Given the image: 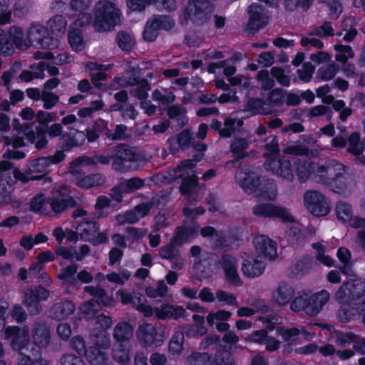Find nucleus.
I'll return each mask as SVG.
<instances>
[{
	"label": "nucleus",
	"instance_id": "nucleus-1",
	"mask_svg": "<svg viewBox=\"0 0 365 365\" xmlns=\"http://www.w3.org/2000/svg\"><path fill=\"white\" fill-rule=\"evenodd\" d=\"M182 177V182L180 186V191L182 195H185V205L182 212L183 215L188 218L194 219L198 215H203L205 210L202 207H197L193 209L188 207L195 205L197 202L202 198L205 186L197 187V176L195 174L187 175L186 176L178 175Z\"/></svg>",
	"mask_w": 365,
	"mask_h": 365
},
{
	"label": "nucleus",
	"instance_id": "nucleus-2",
	"mask_svg": "<svg viewBox=\"0 0 365 365\" xmlns=\"http://www.w3.org/2000/svg\"><path fill=\"white\" fill-rule=\"evenodd\" d=\"M120 22V10L115 4L101 0L96 6L93 27L99 32L109 31Z\"/></svg>",
	"mask_w": 365,
	"mask_h": 365
},
{
	"label": "nucleus",
	"instance_id": "nucleus-3",
	"mask_svg": "<svg viewBox=\"0 0 365 365\" xmlns=\"http://www.w3.org/2000/svg\"><path fill=\"white\" fill-rule=\"evenodd\" d=\"M346 170H348V166L336 159L321 158L314 162V179L318 183L329 186Z\"/></svg>",
	"mask_w": 365,
	"mask_h": 365
},
{
	"label": "nucleus",
	"instance_id": "nucleus-4",
	"mask_svg": "<svg viewBox=\"0 0 365 365\" xmlns=\"http://www.w3.org/2000/svg\"><path fill=\"white\" fill-rule=\"evenodd\" d=\"M76 230L79 232L80 239L91 242L93 246L105 244L108 242L109 230L99 232V225L94 220L87 218L78 222Z\"/></svg>",
	"mask_w": 365,
	"mask_h": 365
},
{
	"label": "nucleus",
	"instance_id": "nucleus-5",
	"mask_svg": "<svg viewBox=\"0 0 365 365\" xmlns=\"http://www.w3.org/2000/svg\"><path fill=\"white\" fill-rule=\"evenodd\" d=\"M211 259L214 262L213 271L217 272L222 269L228 282L237 286L242 284L237 272V259L235 256L224 253L220 257L212 256Z\"/></svg>",
	"mask_w": 365,
	"mask_h": 365
},
{
	"label": "nucleus",
	"instance_id": "nucleus-6",
	"mask_svg": "<svg viewBox=\"0 0 365 365\" xmlns=\"http://www.w3.org/2000/svg\"><path fill=\"white\" fill-rule=\"evenodd\" d=\"M51 211L55 215L61 214L66 210L76 207V202L71 196V190L67 186L54 187L51 195L47 199Z\"/></svg>",
	"mask_w": 365,
	"mask_h": 365
},
{
	"label": "nucleus",
	"instance_id": "nucleus-7",
	"mask_svg": "<svg viewBox=\"0 0 365 365\" xmlns=\"http://www.w3.org/2000/svg\"><path fill=\"white\" fill-rule=\"evenodd\" d=\"M304 204L308 211L316 217L327 215L331 210L325 195L315 190H309L304 193Z\"/></svg>",
	"mask_w": 365,
	"mask_h": 365
},
{
	"label": "nucleus",
	"instance_id": "nucleus-8",
	"mask_svg": "<svg viewBox=\"0 0 365 365\" xmlns=\"http://www.w3.org/2000/svg\"><path fill=\"white\" fill-rule=\"evenodd\" d=\"M50 296L48 290L41 286L28 287L24 292L23 304L30 315L36 316L42 311L40 301L46 300Z\"/></svg>",
	"mask_w": 365,
	"mask_h": 365
},
{
	"label": "nucleus",
	"instance_id": "nucleus-9",
	"mask_svg": "<svg viewBox=\"0 0 365 365\" xmlns=\"http://www.w3.org/2000/svg\"><path fill=\"white\" fill-rule=\"evenodd\" d=\"M266 171L288 182H293L294 174L291 162L284 157L267 158L264 163Z\"/></svg>",
	"mask_w": 365,
	"mask_h": 365
},
{
	"label": "nucleus",
	"instance_id": "nucleus-10",
	"mask_svg": "<svg viewBox=\"0 0 365 365\" xmlns=\"http://www.w3.org/2000/svg\"><path fill=\"white\" fill-rule=\"evenodd\" d=\"M69 172L74 177L76 185L82 188H91L105 183L106 177L101 173L85 175L79 166V160H74L69 166Z\"/></svg>",
	"mask_w": 365,
	"mask_h": 365
},
{
	"label": "nucleus",
	"instance_id": "nucleus-11",
	"mask_svg": "<svg viewBox=\"0 0 365 365\" xmlns=\"http://www.w3.org/2000/svg\"><path fill=\"white\" fill-rule=\"evenodd\" d=\"M140 160V156L134 148L127 145H119L113 151V160L111 168L120 173L130 170V166L127 163H134Z\"/></svg>",
	"mask_w": 365,
	"mask_h": 365
},
{
	"label": "nucleus",
	"instance_id": "nucleus-12",
	"mask_svg": "<svg viewBox=\"0 0 365 365\" xmlns=\"http://www.w3.org/2000/svg\"><path fill=\"white\" fill-rule=\"evenodd\" d=\"M160 327V324L157 323L140 324L136 331V337L139 343L145 348L153 344L157 346H160L164 340L163 334L158 331Z\"/></svg>",
	"mask_w": 365,
	"mask_h": 365
},
{
	"label": "nucleus",
	"instance_id": "nucleus-13",
	"mask_svg": "<svg viewBox=\"0 0 365 365\" xmlns=\"http://www.w3.org/2000/svg\"><path fill=\"white\" fill-rule=\"evenodd\" d=\"M252 213L259 217H277L283 222L294 220V217L288 209L272 203L262 202L252 207Z\"/></svg>",
	"mask_w": 365,
	"mask_h": 365
},
{
	"label": "nucleus",
	"instance_id": "nucleus-14",
	"mask_svg": "<svg viewBox=\"0 0 365 365\" xmlns=\"http://www.w3.org/2000/svg\"><path fill=\"white\" fill-rule=\"evenodd\" d=\"M235 178L240 187L249 195L255 193L261 186L259 175L250 166L239 170Z\"/></svg>",
	"mask_w": 365,
	"mask_h": 365
},
{
	"label": "nucleus",
	"instance_id": "nucleus-15",
	"mask_svg": "<svg viewBox=\"0 0 365 365\" xmlns=\"http://www.w3.org/2000/svg\"><path fill=\"white\" fill-rule=\"evenodd\" d=\"M29 46L33 45L39 48H53V39L48 36L47 30L38 24H33L27 30Z\"/></svg>",
	"mask_w": 365,
	"mask_h": 365
},
{
	"label": "nucleus",
	"instance_id": "nucleus-16",
	"mask_svg": "<svg viewBox=\"0 0 365 365\" xmlns=\"http://www.w3.org/2000/svg\"><path fill=\"white\" fill-rule=\"evenodd\" d=\"M99 137L98 132L95 129H87L86 133L83 131L70 128L67 135L63 136V149L69 150L73 147L82 145L86 138L89 142L96 141Z\"/></svg>",
	"mask_w": 365,
	"mask_h": 365
},
{
	"label": "nucleus",
	"instance_id": "nucleus-17",
	"mask_svg": "<svg viewBox=\"0 0 365 365\" xmlns=\"http://www.w3.org/2000/svg\"><path fill=\"white\" fill-rule=\"evenodd\" d=\"M250 18L246 30L254 34L268 24L269 16L267 11L259 4L253 3L248 7Z\"/></svg>",
	"mask_w": 365,
	"mask_h": 365
},
{
	"label": "nucleus",
	"instance_id": "nucleus-18",
	"mask_svg": "<svg viewBox=\"0 0 365 365\" xmlns=\"http://www.w3.org/2000/svg\"><path fill=\"white\" fill-rule=\"evenodd\" d=\"M5 338L11 339V345L19 353L25 352L24 349L30 341L29 329L27 326L19 327H9L5 330Z\"/></svg>",
	"mask_w": 365,
	"mask_h": 365
},
{
	"label": "nucleus",
	"instance_id": "nucleus-19",
	"mask_svg": "<svg viewBox=\"0 0 365 365\" xmlns=\"http://www.w3.org/2000/svg\"><path fill=\"white\" fill-rule=\"evenodd\" d=\"M295 295V290L290 284L281 282L272 292L270 301L276 307L282 308L290 304Z\"/></svg>",
	"mask_w": 365,
	"mask_h": 365
},
{
	"label": "nucleus",
	"instance_id": "nucleus-20",
	"mask_svg": "<svg viewBox=\"0 0 365 365\" xmlns=\"http://www.w3.org/2000/svg\"><path fill=\"white\" fill-rule=\"evenodd\" d=\"M349 168L346 170L340 176L336 177L331 185H329L331 190L342 196H348L356 188L354 178L349 173Z\"/></svg>",
	"mask_w": 365,
	"mask_h": 365
},
{
	"label": "nucleus",
	"instance_id": "nucleus-21",
	"mask_svg": "<svg viewBox=\"0 0 365 365\" xmlns=\"http://www.w3.org/2000/svg\"><path fill=\"white\" fill-rule=\"evenodd\" d=\"M253 245L256 252L269 259H274L277 257V244L269 237L260 235L253 240Z\"/></svg>",
	"mask_w": 365,
	"mask_h": 365
},
{
	"label": "nucleus",
	"instance_id": "nucleus-22",
	"mask_svg": "<svg viewBox=\"0 0 365 365\" xmlns=\"http://www.w3.org/2000/svg\"><path fill=\"white\" fill-rule=\"evenodd\" d=\"M329 298V293L324 289L314 294L308 295L304 313L310 317L317 316Z\"/></svg>",
	"mask_w": 365,
	"mask_h": 365
},
{
	"label": "nucleus",
	"instance_id": "nucleus-23",
	"mask_svg": "<svg viewBox=\"0 0 365 365\" xmlns=\"http://www.w3.org/2000/svg\"><path fill=\"white\" fill-rule=\"evenodd\" d=\"M76 310L75 304L67 299L55 303L49 310V317L56 321L68 318Z\"/></svg>",
	"mask_w": 365,
	"mask_h": 365
},
{
	"label": "nucleus",
	"instance_id": "nucleus-24",
	"mask_svg": "<svg viewBox=\"0 0 365 365\" xmlns=\"http://www.w3.org/2000/svg\"><path fill=\"white\" fill-rule=\"evenodd\" d=\"M32 339L34 344L39 348H44L50 344L51 331L46 322H37L34 324Z\"/></svg>",
	"mask_w": 365,
	"mask_h": 365
},
{
	"label": "nucleus",
	"instance_id": "nucleus-25",
	"mask_svg": "<svg viewBox=\"0 0 365 365\" xmlns=\"http://www.w3.org/2000/svg\"><path fill=\"white\" fill-rule=\"evenodd\" d=\"M192 133L186 129L175 136H171L167 142L170 153L175 154L180 150H184L188 148L192 143Z\"/></svg>",
	"mask_w": 365,
	"mask_h": 365
},
{
	"label": "nucleus",
	"instance_id": "nucleus-26",
	"mask_svg": "<svg viewBox=\"0 0 365 365\" xmlns=\"http://www.w3.org/2000/svg\"><path fill=\"white\" fill-rule=\"evenodd\" d=\"M167 201L168 196L163 193H159L151 197L148 202L137 205L134 210L139 216V218L141 219L147 216L150 213V210L158 208L160 205L166 203Z\"/></svg>",
	"mask_w": 365,
	"mask_h": 365
},
{
	"label": "nucleus",
	"instance_id": "nucleus-27",
	"mask_svg": "<svg viewBox=\"0 0 365 365\" xmlns=\"http://www.w3.org/2000/svg\"><path fill=\"white\" fill-rule=\"evenodd\" d=\"M83 291L93 297L91 299H93L98 306L109 307L114 304L113 299L103 288L97 286H86L83 287Z\"/></svg>",
	"mask_w": 365,
	"mask_h": 365
},
{
	"label": "nucleus",
	"instance_id": "nucleus-28",
	"mask_svg": "<svg viewBox=\"0 0 365 365\" xmlns=\"http://www.w3.org/2000/svg\"><path fill=\"white\" fill-rule=\"evenodd\" d=\"M264 263L258 259H249L244 260L242 265V272L245 276L254 278L260 276L264 270Z\"/></svg>",
	"mask_w": 365,
	"mask_h": 365
},
{
	"label": "nucleus",
	"instance_id": "nucleus-29",
	"mask_svg": "<svg viewBox=\"0 0 365 365\" xmlns=\"http://www.w3.org/2000/svg\"><path fill=\"white\" fill-rule=\"evenodd\" d=\"M156 317L160 319L167 318L178 319L185 316V309L180 306L163 304L161 307L154 309Z\"/></svg>",
	"mask_w": 365,
	"mask_h": 365
},
{
	"label": "nucleus",
	"instance_id": "nucleus-30",
	"mask_svg": "<svg viewBox=\"0 0 365 365\" xmlns=\"http://www.w3.org/2000/svg\"><path fill=\"white\" fill-rule=\"evenodd\" d=\"M277 332L289 344H294L296 341L294 337L297 336L300 334H303L307 339H309L311 338L310 334L303 327H300L299 328L277 327Z\"/></svg>",
	"mask_w": 365,
	"mask_h": 365
},
{
	"label": "nucleus",
	"instance_id": "nucleus-31",
	"mask_svg": "<svg viewBox=\"0 0 365 365\" xmlns=\"http://www.w3.org/2000/svg\"><path fill=\"white\" fill-rule=\"evenodd\" d=\"M341 29L336 35L342 36L343 40L346 42L352 41L358 34L354 19L351 16L345 18L341 21Z\"/></svg>",
	"mask_w": 365,
	"mask_h": 365
},
{
	"label": "nucleus",
	"instance_id": "nucleus-32",
	"mask_svg": "<svg viewBox=\"0 0 365 365\" xmlns=\"http://www.w3.org/2000/svg\"><path fill=\"white\" fill-rule=\"evenodd\" d=\"M24 134L28 140L35 144V147L38 150L45 148L48 145L46 133L41 127H36L35 130L25 131Z\"/></svg>",
	"mask_w": 365,
	"mask_h": 365
},
{
	"label": "nucleus",
	"instance_id": "nucleus-33",
	"mask_svg": "<svg viewBox=\"0 0 365 365\" xmlns=\"http://www.w3.org/2000/svg\"><path fill=\"white\" fill-rule=\"evenodd\" d=\"M250 138H236L234 139L230 145V150L235 155V161L249 156L247 153H245V150L250 147Z\"/></svg>",
	"mask_w": 365,
	"mask_h": 365
},
{
	"label": "nucleus",
	"instance_id": "nucleus-34",
	"mask_svg": "<svg viewBox=\"0 0 365 365\" xmlns=\"http://www.w3.org/2000/svg\"><path fill=\"white\" fill-rule=\"evenodd\" d=\"M133 85H131L130 94L139 100L146 99L148 96V92L150 91L151 87L146 79L135 77Z\"/></svg>",
	"mask_w": 365,
	"mask_h": 365
},
{
	"label": "nucleus",
	"instance_id": "nucleus-35",
	"mask_svg": "<svg viewBox=\"0 0 365 365\" xmlns=\"http://www.w3.org/2000/svg\"><path fill=\"white\" fill-rule=\"evenodd\" d=\"M133 335V327L127 322H120L113 329V336L118 343L129 341Z\"/></svg>",
	"mask_w": 365,
	"mask_h": 365
},
{
	"label": "nucleus",
	"instance_id": "nucleus-36",
	"mask_svg": "<svg viewBox=\"0 0 365 365\" xmlns=\"http://www.w3.org/2000/svg\"><path fill=\"white\" fill-rule=\"evenodd\" d=\"M314 162L297 160L296 162V173L300 182H306L311 175L314 177Z\"/></svg>",
	"mask_w": 365,
	"mask_h": 365
},
{
	"label": "nucleus",
	"instance_id": "nucleus-37",
	"mask_svg": "<svg viewBox=\"0 0 365 365\" xmlns=\"http://www.w3.org/2000/svg\"><path fill=\"white\" fill-rule=\"evenodd\" d=\"M8 34L10 40L18 48L21 49H27L29 43L27 37H24V29L18 26H12L8 30Z\"/></svg>",
	"mask_w": 365,
	"mask_h": 365
},
{
	"label": "nucleus",
	"instance_id": "nucleus-38",
	"mask_svg": "<svg viewBox=\"0 0 365 365\" xmlns=\"http://www.w3.org/2000/svg\"><path fill=\"white\" fill-rule=\"evenodd\" d=\"M186 108L179 104H175L168 108L167 114L170 119H175L176 123L180 127H182L188 122L186 115Z\"/></svg>",
	"mask_w": 365,
	"mask_h": 365
},
{
	"label": "nucleus",
	"instance_id": "nucleus-39",
	"mask_svg": "<svg viewBox=\"0 0 365 365\" xmlns=\"http://www.w3.org/2000/svg\"><path fill=\"white\" fill-rule=\"evenodd\" d=\"M258 189V195L266 200H273L277 195V190L275 181L272 179H267L261 183Z\"/></svg>",
	"mask_w": 365,
	"mask_h": 365
},
{
	"label": "nucleus",
	"instance_id": "nucleus-40",
	"mask_svg": "<svg viewBox=\"0 0 365 365\" xmlns=\"http://www.w3.org/2000/svg\"><path fill=\"white\" fill-rule=\"evenodd\" d=\"M47 25L53 34L62 36L66 32L67 21L64 16L55 15L48 21Z\"/></svg>",
	"mask_w": 365,
	"mask_h": 365
},
{
	"label": "nucleus",
	"instance_id": "nucleus-41",
	"mask_svg": "<svg viewBox=\"0 0 365 365\" xmlns=\"http://www.w3.org/2000/svg\"><path fill=\"white\" fill-rule=\"evenodd\" d=\"M85 355L91 365H107L108 361L106 353L98 347H90Z\"/></svg>",
	"mask_w": 365,
	"mask_h": 365
},
{
	"label": "nucleus",
	"instance_id": "nucleus-42",
	"mask_svg": "<svg viewBox=\"0 0 365 365\" xmlns=\"http://www.w3.org/2000/svg\"><path fill=\"white\" fill-rule=\"evenodd\" d=\"M91 336L94 344L93 347L108 349L110 346V336L106 331L93 329L91 332Z\"/></svg>",
	"mask_w": 365,
	"mask_h": 365
},
{
	"label": "nucleus",
	"instance_id": "nucleus-43",
	"mask_svg": "<svg viewBox=\"0 0 365 365\" xmlns=\"http://www.w3.org/2000/svg\"><path fill=\"white\" fill-rule=\"evenodd\" d=\"M337 319L342 323H346L359 317V312L355 309L353 303L344 304L337 312Z\"/></svg>",
	"mask_w": 365,
	"mask_h": 365
},
{
	"label": "nucleus",
	"instance_id": "nucleus-44",
	"mask_svg": "<svg viewBox=\"0 0 365 365\" xmlns=\"http://www.w3.org/2000/svg\"><path fill=\"white\" fill-rule=\"evenodd\" d=\"M47 200L46 195L43 192H40L35 195L30 201L29 209L34 212L41 214H48V211L46 207Z\"/></svg>",
	"mask_w": 365,
	"mask_h": 365
},
{
	"label": "nucleus",
	"instance_id": "nucleus-45",
	"mask_svg": "<svg viewBox=\"0 0 365 365\" xmlns=\"http://www.w3.org/2000/svg\"><path fill=\"white\" fill-rule=\"evenodd\" d=\"M50 166L49 160L46 157L39 158L32 161L28 173H39L41 179L49 171Z\"/></svg>",
	"mask_w": 365,
	"mask_h": 365
},
{
	"label": "nucleus",
	"instance_id": "nucleus-46",
	"mask_svg": "<svg viewBox=\"0 0 365 365\" xmlns=\"http://www.w3.org/2000/svg\"><path fill=\"white\" fill-rule=\"evenodd\" d=\"M112 357L116 362L125 364L130 360V350L123 343H115L112 349Z\"/></svg>",
	"mask_w": 365,
	"mask_h": 365
},
{
	"label": "nucleus",
	"instance_id": "nucleus-47",
	"mask_svg": "<svg viewBox=\"0 0 365 365\" xmlns=\"http://www.w3.org/2000/svg\"><path fill=\"white\" fill-rule=\"evenodd\" d=\"M347 152L354 156H359L364 152V145L363 143L360 141V135L359 133L354 132L351 133L347 140Z\"/></svg>",
	"mask_w": 365,
	"mask_h": 365
},
{
	"label": "nucleus",
	"instance_id": "nucleus-48",
	"mask_svg": "<svg viewBox=\"0 0 365 365\" xmlns=\"http://www.w3.org/2000/svg\"><path fill=\"white\" fill-rule=\"evenodd\" d=\"M242 125L243 120L242 119H235L230 117L226 118L222 130H220V135L225 138L230 137Z\"/></svg>",
	"mask_w": 365,
	"mask_h": 365
},
{
	"label": "nucleus",
	"instance_id": "nucleus-49",
	"mask_svg": "<svg viewBox=\"0 0 365 365\" xmlns=\"http://www.w3.org/2000/svg\"><path fill=\"white\" fill-rule=\"evenodd\" d=\"M349 281L344 282L335 293L334 298L339 303L356 299Z\"/></svg>",
	"mask_w": 365,
	"mask_h": 365
},
{
	"label": "nucleus",
	"instance_id": "nucleus-50",
	"mask_svg": "<svg viewBox=\"0 0 365 365\" xmlns=\"http://www.w3.org/2000/svg\"><path fill=\"white\" fill-rule=\"evenodd\" d=\"M336 213L337 218L344 223L351 220L353 210L350 204L339 201L336 204Z\"/></svg>",
	"mask_w": 365,
	"mask_h": 365
},
{
	"label": "nucleus",
	"instance_id": "nucleus-51",
	"mask_svg": "<svg viewBox=\"0 0 365 365\" xmlns=\"http://www.w3.org/2000/svg\"><path fill=\"white\" fill-rule=\"evenodd\" d=\"M334 48L336 51L335 59L339 63H346L354 56V52L350 46L338 43L334 46Z\"/></svg>",
	"mask_w": 365,
	"mask_h": 365
},
{
	"label": "nucleus",
	"instance_id": "nucleus-52",
	"mask_svg": "<svg viewBox=\"0 0 365 365\" xmlns=\"http://www.w3.org/2000/svg\"><path fill=\"white\" fill-rule=\"evenodd\" d=\"M131 277V272L128 269H121L119 272H112L106 275V279L118 285H123Z\"/></svg>",
	"mask_w": 365,
	"mask_h": 365
},
{
	"label": "nucleus",
	"instance_id": "nucleus-53",
	"mask_svg": "<svg viewBox=\"0 0 365 365\" xmlns=\"http://www.w3.org/2000/svg\"><path fill=\"white\" fill-rule=\"evenodd\" d=\"M68 39L73 49L81 51L84 48V42L79 29L72 28L68 33Z\"/></svg>",
	"mask_w": 365,
	"mask_h": 365
},
{
	"label": "nucleus",
	"instance_id": "nucleus-54",
	"mask_svg": "<svg viewBox=\"0 0 365 365\" xmlns=\"http://www.w3.org/2000/svg\"><path fill=\"white\" fill-rule=\"evenodd\" d=\"M216 300L222 306H237L238 303L235 295L231 292L218 289L216 292Z\"/></svg>",
	"mask_w": 365,
	"mask_h": 365
},
{
	"label": "nucleus",
	"instance_id": "nucleus-55",
	"mask_svg": "<svg viewBox=\"0 0 365 365\" xmlns=\"http://www.w3.org/2000/svg\"><path fill=\"white\" fill-rule=\"evenodd\" d=\"M339 66L334 63L320 67L317 71V76L323 81H330L338 73Z\"/></svg>",
	"mask_w": 365,
	"mask_h": 365
},
{
	"label": "nucleus",
	"instance_id": "nucleus-56",
	"mask_svg": "<svg viewBox=\"0 0 365 365\" xmlns=\"http://www.w3.org/2000/svg\"><path fill=\"white\" fill-rule=\"evenodd\" d=\"M334 31L331 22L325 21L322 25L314 27L309 33V36H316L319 38H327L333 36Z\"/></svg>",
	"mask_w": 365,
	"mask_h": 365
},
{
	"label": "nucleus",
	"instance_id": "nucleus-57",
	"mask_svg": "<svg viewBox=\"0 0 365 365\" xmlns=\"http://www.w3.org/2000/svg\"><path fill=\"white\" fill-rule=\"evenodd\" d=\"M116 40L118 46L123 51H130L135 46L134 38L124 31L118 34Z\"/></svg>",
	"mask_w": 365,
	"mask_h": 365
},
{
	"label": "nucleus",
	"instance_id": "nucleus-58",
	"mask_svg": "<svg viewBox=\"0 0 365 365\" xmlns=\"http://www.w3.org/2000/svg\"><path fill=\"white\" fill-rule=\"evenodd\" d=\"M144 185V180L138 178H133L122 182L120 184V188L123 192H131L141 188Z\"/></svg>",
	"mask_w": 365,
	"mask_h": 365
},
{
	"label": "nucleus",
	"instance_id": "nucleus-59",
	"mask_svg": "<svg viewBox=\"0 0 365 365\" xmlns=\"http://www.w3.org/2000/svg\"><path fill=\"white\" fill-rule=\"evenodd\" d=\"M160 257L169 260H179L181 256L178 250H176L172 243L163 246L159 250Z\"/></svg>",
	"mask_w": 365,
	"mask_h": 365
},
{
	"label": "nucleus",
	"instance_id": "nucleus-60",
	"mask_svg": "<svg viewBox=\"0 0 365 365\" xmlns=\"http://www.w3.org/2000/svg\"><path fill=\"white\" fill-rule=\"evenodd\" d=\"M158 30L155 21L150 18L145 24L143 31V39L148 42L155 41L158 35Z\"/></svg>",
	"mask_w": 365,
	"mask_h": 365
},
{
	"label": "nucleus",
	"instance_id": "nucleus-61",
	"mask_svg": "<svg viewBox=\"0 0 365 365\" xmlns=\"http://www.w3.org/2000/svg\"><path fill=\"white\" fill-rule=\"evenodd\" d=\"M118 225L135 224L140 220L139 216L135 210H128L123 214H119L115 217Z\"/></svg>",
	"mask_w": 365,
	"mask_h": 365
},
{
	"label": "nucleus",
	"instance_id": "nucleus-62",
	"mask_svg": "<svg viewBox=\"0 0 365 365\" xmlns=\"http://www.w3.org/2000/svg\"><path fill=\"white\" fill-rule=\"evenodd\" d=\"M214 362L215 365H235L233 355L227 350L218 351L215 355Z\"/></svg>",
	"mask_w": 365,
	"mask_h": 365
},
{
	"label": "nucleus",
	"instance_id": "nucleus-63",
	"mask_svg": "<svg viewBox=\"0 0 365 365\" xmlns=\"http://www.w3.org/2000/svg\"><path fill=\"white\" fill-rule=\"evenodd\" d=\"M189 365H211V356L207 353H195L187 358Z\"/></svg>",
	"mask_w": 365,
	"mask_h": 365
},
{
	"label": "nucleus",
	"instance_id": "nucleus-64",
	"mask_svg": "<svg viewBox=\"0 0 365 365\" xmlns=\"http://www.w3.org/2000/svg\"><path fill=\"white\" fill-rule=\"evenodd\" d=\"M17 365H49L50 361L45 359H31L30 355H26V352L19 354Z\"/></svg>",
	"mask_w": 365,
	"mask_h": 365
}]
</instances>
